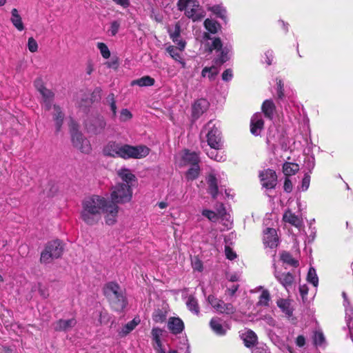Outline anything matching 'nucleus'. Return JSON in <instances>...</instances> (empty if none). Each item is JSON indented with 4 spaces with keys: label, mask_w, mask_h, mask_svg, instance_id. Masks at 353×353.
Listing matches in <instances>:
<instances>
[{
    "label": "nucleus",
    "mask_w": 353,
    "mask_h": 353,
    "mask_svg": "<svg viewBox=\"0 0 353 353\" xmlns=\"http://www.w3.org/2000/svg\"><path fill=\"white\" fill-rule=\"evenodd\" d=\"M80 217L88 225L99 223L102 214L106 224L112 225L117 222L119 207L110 203L106 198L97 194L85 198L81 203Z\"/></svg>",
    "instance_id": "nucleus-1"
},
{
    "label": "nucleus",
    "mask_w": 353,
    "mask_h": 353,
    "mask_svg": "<svg viewBox=\"0 0 353 353\" xmlns=\"http://www.w3.org/2000/svg\"><path fill=\"white\" fill-rule=\"evenodd\" d=\"M103 293L114 310L121 312L125 307L127 301L117 283L114 282L107 283L103 288Z\"/></svg>",
    "instance_id": "nucleus-2"
},
{
    "label": "nucleus",
    "mask_w": 353,
    "mask_h": 353,
    "mask_svg": "<svg viewBox=\"0 0 353 353\" xmlns=\"http://www.w3.org/2000/svg\"><path fill=\"white\" fill-rule=\"evenodd\" d=\"M63 252V245L59 240H54L48 242L44 250L41 253L40 262L41 263H50L54 259L61 256Z\"/></svg>",
    "instance_id": "nucleus-3"
},
{
    "label": "nucleus",
    "mask_w": 353,
    "mask_h": 353,
    "mask_svg": "<svg viewBox=\"0 0 353 353\" xmlns=\"http://www.w3.org/2000/svg\"><path fill=\"white\" fill-rule=\"evenodd\" d=\"M132 196V191L129 184L118 183L112 189L110 203L118 205L129 202Z\"/></svg>",
    "instance_id": "nucleus-4"
},
{
    "label": "nucleus",
    "mask_w": 353,
    "mask_h": 353,
    "mask_svg": "<svg viewBox=\"0 0 353 353\" xmlns=\"http://www.w3.org/2000/svg\"><path fill=\"white\" fill-rule=\"evenodd\" d=\"M205 132V137L207 139L208 145L215 150L222 148L223 141L221 138V133L219 128L216 127L215 124L212 121H209L202 130V133Z\"/></svg>",
    "instance_id": "nucleus-5"
},
{
    "label": "nucleus",
    "mask_w": 353,
    "mask_h": 353,
    "mask_svg": "<svg viewBox=\"0 0 353 353\" xmlns=\"http://www.w3.org/2000/svg\"><path fill=\"white\" fill-rule=\"evenodd\" d=\"M121 158L128 159H142L148 156L150 153V149L145 145H130L123 144Z\"/></svg>",
    "instance_id": "nucleus-6"
},
{
    "label": "nucleus",
    "mask_w": 353,
    "mask_h": 353,
    "mask_svg": "<svg viewBox=\"0 0 353 353\" xmlns=\"http://www.w3.org/2000/svg\"><path fill=\"white\" fill-rule=\"evenodd\" d=\"M70 134L74 147L86 154L91 151L90 141L75 128L74 125L70 129Z\"/></svg>",
    "instance_id": "nucleus-7"
},
{
    "label": "nucleus",
    "mask_w": 353,
    "mask_h": 353,
    "mask_svg": "<svg viewBox=\"0 0 353 353\" xmlns=\"http://www.w3.org/2000/svg\"><path fill=\"white\" fill-rule=\"evenodd\" d=\"M208 301L216 312L221 314H232L236 312V308L232 303H226L214 295L208 296Z\"/></svg>",
    "instance_id": "nucleus-8"
},
{
    "label": "nucleus",
    "mask_w": 353,
    "mask_h": 353,
    "mask_svg": "<svg viewBox=\"0 0 353 353\" xmlns=\"http://www.w3.org/2000/svg\"><path fill=\"white\" fill-rule=\"evenodd\" d=\"M35 86L43 97L46 110H49L51 108L54 94L50 90L45 88L41 81H35Z\"/></svg>",
    "instance_id": "nucleus-9"
},
{
    "label": "nucleus",
    "mask_w": 353,
    "mask_h": 353,
    "mask_svg": "<svg viewBox=\"0 0 353 353\" xmlns=\"http://www.w3.org/2000/svg\"><path fill=\"white\" fill-rule=\"evenodd\" d=\"M262 185L266 188H274L276 185L277 176L276 172L270 169L266 170L260 174Z\"/></svg>",
    "instance_id": "nucleus-10"
},
{
    "label": "nucleus",
    "mask_w": 353,
    "mask_h": 353,
    "mask_svg": "<svg viewBox=\"0 0 353 353\" xmlns=\"http://www.w3.org/2000/svg\"><path fill=\"white\" fill-rule=\"evenodd\" d=\"M122 146L123 144L121 143H117L115 141H110L103 148V153L107 157L121 158Z\"/></svg>",
    "instance_id": "nucleus-11"
},
{
    "label": "nucleus",
    "mask_w": 353,
    "mask_h": 353,
    "mask_svg": "<svg viewBox=\"0 0 353 353\" xmlns=\"http://www.w3.org/2000/svg\"><path fill=\"white\" fill-rule=\"evenodd\" d=\"M105 125V121L102 117L92 119L85 124L88 131L94 134L101 133Z\"/></svg>",
    "instance_id": "nucleus-12"
},
{
    "label": "nucleus",
    "mask_w": 353,
    "mask_h": 353,
    "mask_svg": "<svg viewBox=\"0 0 353 353\" xmlns=\"http://www.w3.org/2000/svg\"><path fill=\"white\" fill-rule=\"evenodd\" d=\"M274 276L278 281L286 289L291 288L294 281V276L290 272H281L275 270Z\"/></svg>",
    "instance_id": "nucleus-13"
},
{
    "label": "nucleus",
    "mask_w": 353,
    "mask_h": 353,
    "mask_svg": "<svg viewBox=\"0 0 353 353\" xmlns=\"http://www.w3.org/2000/svg\"><path fill=\"white\" fill-rule=\"evenodd\" d=\"M264 122L261 113L254 114L250 121V132L252 134L258 136L263 128Z\"/></svg>",
    "instance_id": "nucleus-14"
},
{
    "label": "nucleus",
    "mask_w": 353,
    "mask_h": 353,
    "mask_svg": "<svg viewBox=\"0 0 353 353\" xmlns=\"http://www.w3.org/2000/svg\"><path fill=\"white\" fill-rule=\"evenodd\" d=\"M279 238L276 230L274 228H267L263 236L264 244L268 247L273 248L277 246Z\"/></svg>",
    "instance_id": "nucleus-15"
},
{
    "label": "nucleus",
    "mask_w": 353,
    "mask_h": 353,
    "mask_svg": "<svg viewBox=\"0 0 353 353\" xmlns=\"http://www.w3.org/2000/svg\"><path fill=\"white\" fill-rule=\"evenodd\" d=\"M168 329L173 334H178L184 330V323L179 317H170L168 321Z\"/></svg>",
    "instance_id": "nucleus-16"
},
{
    "label": "nucleus",
    "mask_w": 353,
    "mask_h": 353,
    "mask_svg": "<svg viewBox=\"0 0 353 353\" xmlns=\"http://www.w3.org/2000/svg\"><path fill=\"white\" fill-rule=\"evenodd\" d=\"M208 184V192L213 199H216L219 192L218 179L213 173L209 174L206 177Z\"/></svg>",
    "instance_id": "nucleus-17"
},
{
    "label": "nucleus",
    "mask_w": 353,
    "mask_h": 353,
    "mask_svg": "<svg viewBox=\"0 0 353 353\" xmlns=\"http://www.w3.org/2000/svg\"><path fill=\"white\" fill-rule=\"evenodd\" d=\"M64 117L65 114L62 112L61 108L58 105H54L52 118L54 121L55 122L56 133H58L61 130Z\"/></svg>",
    "instance_id": "nucleus-18"
},
{
    "label": "nucleus",
    "mask_w": 353,
    "mask_h": 353,
    "mask_svg": "<svg viewBox=\"0 0 353 353\" xmlns=\"http://www.w3.org/2000/svg\"><path fill=\"white\" fill-rule=\"evenodd\" d=\"M283 220L296 228H301L303 223L302 219L290 210H287L283 216Z\"/></svg>",
    "instance_id": "nucleus-19"
},
{
    "label": "nucleus",
    "mask_w": 353,
    "mask_h": 353,
    "mask_svg": "<svg viewBox=\"0 0 353 353\" xmlns=\"http://www.w3.org/2000/svg\"><path fill=\"white\" fill-rule=\"evenodd\" d=\"M77 321L74 319L68 320L60 319L54 324V328L56 331H68L76 325Z\"/></svg>",
    "instance_id": "nucleus-20"
},
{
    "label": "nucleus",
    "mask_w": 353,
    "mask_h": 353,
    "mask_svg": "<svg viewBox=\"0 0 353 353\" xmlns=\"http://www.w3.org/2000/svg\"><path fill=\"white\" fill-rule=\"evenodd\" d=\"M211 329L218 335H224L226 333L227 328L225 327L219 318L214 317L210 322Z\"/></svg>",
    "instance_id": "nucleus-21"
},
{
    "label": "nucleus",
    "mask_w": 353,
    "mask_h": 353,
    "mask_svg": "<svg viewBox=\"0 0 353 353\" xmlns=\"http://www.w3.org/2000/svg\"><path fill=\"white\" fill-rule=\"evenodd\" d=\"M117 174L121 179L124 184L132 185V181H134L136 176L128 168H121L117 171Z\"/></svg>",
    "instance_id": "nucleus-22"
},
{
    "label": "nucleus",
    "mask_w": 353,
    "mask_h": 353,
    "mask_svg": "<svg viewBox=\"0 0 353 353\" xmlns=\"http://www.w3.org/2000/svg\"><path fill=\"white\" fill-rule=\"evenodd\" d=\"M208 102L205 99L196 101L192 107V114L195 118H198L207 109Z\"/></svg>",
    "instance_id": "nucleus-23"
},
{
    "label": "nucleus",
    "mask_w": 353,
    "mask_h": 353,
    "mask_svg": "<svg viewBox=\"0 0 353 353\" xmlns=\"http://www.w3.org/2000/svg\"><path fill=\"white\" fill-rule=\"evenodd\" d=\"M182 159L185 163L192 165H196L199 162V154L195 152H190L185 150L182 156Z\"/></svg>",
    "instance_id": "nucleus-24"
},
{
    "label": "nucleus",
    "mask_w": 353,
    "mask_h": 353,
    "mask_svg": "<svg viewBox=\"0 0 353 353\" xmlns=\"http://www.w3.org/2000/svg\"><path fill=\"white\" fill-rule=\"evenodd\" d=\"M199 7H193L190 9L185 10V14L189 19H192L193 21H200L204 17L203 12H199Z\"/></svg>",
    "instance_id": "nucleus-25"
},
{
    "label": "nucleus",
    "mask_w": 353,
    "mask_h": 353,
    "mask_svg": "<svg viewBox=\"0 0 353 353\" xmlns=\"http://www.w3.org/2000/svg\"><path fill=\"white\" fill-rule=\"evenodd\" d=\"M261 108L265 116L270 119H272L275 111L274 103L271 100H265Z\"/></svg>",
    "instance_id": "nucleus-26"
},
{
    "label": "nucleus",
    "mask_w": 353,
    "mask_h": 353,
    "mask_svg": "<svg viewBox=\"0 0 353 353\" xmlns=\"http://www.w3.org/2000/svg\"><path fill=\"white\" fill-rule=\"evenodd\" d=\"M140 323V319L134 318L131 321L126 323L119 332L121 336H125L131 332Z\"/></svg>",
    "instance_id": "nucleus-27"
},
{
    "label": "nucleus",
    "mask_w": 353,
    "mask_h": 353,
    "mask_svg": "<svg viewBox=\"0 0 353 353\" xmlns=\"http://www.w3.org/2000/svg\"><path fill=\"white\" fill-rule=\"evenodd\" d=\"M12 17L10 19L13 26L19 31H22L24 29V26L21 20V17L19 15L18 10L16 8H13L11 12Z\"/></svg>",
    "instance_id": "nucleus-28"
},
{
    "label": "nucleus",
    "mask_w": 353,
    "mask_h": 353,
    "mask_svg": "<svg viewBox=\"0 0 353 353\" xmlns=\"http://www.w3.org/2000/svg\"><path fill=\"white\" fill-rule=\"evenodd\" d=\"M177 6L180 11H185L193 7H199V3L197 0H179Z\"/></svg>",
    "instance_id": "nucleus-29"
},
{
    "label": "nucleus",
    "mask_w": 353,
    "mask_h": 353,
    "mask_svg": "<svg viewBox=\"0 0 353 353\" xmlns=\"http://www.w3.org/2000/svg\"><path fill=\"white\" fill-rule=\"evenodd\" d=\"M299 170V166L296 163L286 162L283 165V172L285 176L295 174Z\"/></svg>",
    "instance_id": "nucleus-30"
},
{
    "label": "nucleus",
    "mask_w": 353,
    "mask_h": 353,
    "mask_svg": "<svg viewBox=\"0 0 353 353\" xmlns=\"http://www.w3.org/2000/svg\"><path fill=\"white\" fill-rule=\"evenodd\" d=\"M207 9L209 11L212 12L214 14H216L218 17L225 19L226 18V10L221 6V5H214V6H210L208 5L207 6Z\"/></svg>",
    "instance_id": "nucleus-31"
},
{
    "label": "nucleus",
    "mask_w": 353,
    "mask_h": 353,
    "mask_svg": "<svg viewBox=\"0 0 353 353\" xmlns=\"http://www.w3.org/2000/svg\"><path fill=\"white\" fill-rule=\"evenodd\" d=\"M166 50L173 59H174L176 61H179L180 63L182 64V66L185 68V63L184 61H183L180 53L181 51L179 50L177 48L174 46H169L167 48Z\"/></svg>",
    "instance_id": "nucleus-32"
},
{
    "label": "nucleus",
    "mask_w": 353,
    "mask_h": 353,
    "mask_svg": "<svg viewBox=\"0 0 353 353\" xmlns=\"http://www.w3.org/2000/svg\"><path fill=\"white\" fill-rule=\"evenodd\" d=\"M229 51L230 50L228 48H224L223 49L219 51L220 54L218 55V57L214 60L216 65H221L222 64H223L224 63L229 60Z\"/></svg>",
    "instance_id": "nucleus-33"
},
{
    "label": "nucleus",
    "mask_w": 353,
    "mask_h": 353,
    "mask_svg": "<svg viewBox=\"0 0 353 353\" xmlns=\"http://www.w3.org/2000/svg\"><path fill=\"white\" fill-rule=\"evenodd\" d=\"M204 26L210 33L215 34L220 29L219 23L212 19H207L204 21Z\"/></svg>",
    "instance_id": "nucleus-34"
},
{
    "label": "nucleus",
    "mask_w": 353,
    "mask_h": 353,
    "mask_svg": "<svg viewBox=\"0 0 353 353\" xmlns=\"http://www.w3.org/2000/svg\"><path fill=\"white\" fill-rule=\"evenodd\" d=\"M244 335L245 336L243 338V341L245 346L249 347L253 346L256 343L257 336L253 331L248 330L245 333Z\"/></svg>",
    "instance_id": "nucleus-35"
},
{
    "label": "nucleus",
    "mask_w": 353,
    "mask_h": 353,
    "mask_svg": "<svg viewBox=\"0 0 353 353\" xmlns=\"http://www.w3.org/2000/svg\"><path fill=\"white\" fill-rule=\"evenodd\" d=\"M201 73L203 77H208L210 81H212L219 73V69L215 65L209 68L205 67L202 70Z\"/></svg>",
    "instance_id": "nucleus-36"
},
{
    "label": "nucleus",
    "mask_w": 353,
    "mask_h": 353,
    "mask_svg": "<svg viewBox=\"0 0 353 353\" xmlns=\"http://www.w3.org/2000/svg\"><path fill=\"white\" fill-rule=\"evenodd\" d=\"M154 79L149 76L143 77L139 79L134 80L132 85H137L139 86H150L154 85Z\"/></svg>",
    "instance_id": "nucleus-37"
},
{
    "label": "nucleus",
    "mask_w": 353,
    "mask_h": 353,
    "mask_svg": "<svg viewBox=\"0 0 353 353\" xmlns=\"http://www.w3.org/2000/svg\"><path fill=\"white\" fill-rule=\"evenodd\" d=\"M186 305L188 308L195 314L198 315L199 314V307L198 304L197 300L192 296H190L188 298V301L186 302Z\"/></svg>",
    "instance_id": "nucleus-38"
},
{
    "label": "nucleus",
    "mask_w": 353,
    "mask_h": 353,
    "mask_svg": "<svg viewBox=\"0 0 353 353\" xmlns=\"http://www.w3.org/2000/svg\"><path fill=\"white\" fill-rule=\"evenodd\" d=\"M281 259L283 263L291 266L297 267L299 265V261L294 259L289 252H283L281 254Z\"/></svg>",
    "instance_id": "nucleus-39"
},
{
    "label": "nucleus",
    "mask_w": 353,
    "mask_h": 353,
    "mask_svg": "<svg viewBox=\"0 0 353 353\" xmlns=\"http://www.w3.org/2000/svg\"><path fill=\"white\" fill-rule=\"evenodd\" d=\"M199 172L200 168L199 164L192 165V167L187 171L186 177L188 180H194L198 177Z\"/></svg>",
    "instance_id": "nucleus-40"
},
{
    "label": "nucleus",
    "mask_w": 353,
    "mask_h": 353,
    "mask_svg": "<svg viewBox=\"0 0 353 353\" xmlns=\"http://www.w3.org/2000/svg\"><path fill=\"white\" fill-rule=\"evenodd\" d=\"M270 300V294L268 290H263L259 296L258 305L261 306H268Z\"/></svg>",
    "instance_id": "nucleus-41"
},
{
    "label": "nucleus",
    "mask_w": 353,
    "mask_h": 353,
    "mask_svg": "<svg viewBox=\"0 0 353 353\" xmlns=\"http://www.w3.org/2000/svg\"><path fill=\"white\" fill-rule=\"evenodd\" d=\"M307 279L308 282L311 283L314 287L318 285L319 279L316 273V270L313 268H310L308 273Z\"/></svg>",
    "instance_id": "nucleus-42"
},
{
    "label": "nucleus",
    "mask_w": 353,
    "mask_h": 353,
    "mask_svg": "<svg viewBox=\"0 0 353 353\" xmlns=\"http://www.w3.org/2000/svg\"><path fill=\"white\" fill-rule=\"evenodd\" d=\"M313 341L315 345H323L325 343V339L324 334L321 331H316L314 333Z\"/></svg>",
    "instance_id": "nucleus-43"
},
{
    "label": "nucleus",
    "mask_w": 353,
    "mask_h": 353,
    "mask_svg": "<svg viewBox=\"0 0 353 353\" xmlns=\"http://www.w3.org/2000/svg\"><path fill=\"white\" fill-rule=\"evenodd\" d=\"M165 313L160 309L156 310L152 314V319L157 323L163 322L165 320Z\"/></svg>",
    "instance_id": "nucleus-44"
},
{
    "label": "nucleus",
    "mask_w": 353,
    "mask_h": 353,
    "mask_svg": "<svg viewBox=\"0 0 353 353\" xmlns=\"http://www.w3.org/2000/svg\"><path fill=\"white\" fill-rule=\"evenodd\" d=\"M97 47L103 58L108 59L110 57V52L105 43H98Z\"/></svg>",
    "instance_id": "nucleus-45"
},
{
    "label": "nucleus",
    "mask_w": 353,
    "mask_h": 353,
    "mask_svg": "<svg viewBox=\"0 0 353 353\" xmlns=\"http://www.w3.org/2000/svg\"><path fill=\"white\" fill-rule=\"evenodd\" d=\"M181 34V26L179 23H176L174 26V30L170 31V36L174 42L178 41Z\"/></svg>",
    "instance_id": "nucleus-46"
},
{
    "label": "nucleus",
    "mask_w": 353,
    "mask_h": 353,
    "mask_svg": "<svg viewBox=\"0 0 353 353\" xmlns=\"http://www.w3.org/2000/svg\"><path fill=\"white\" fill-rule=\"evenodd\" d=\"M352 315H353L352 310L350 309L349 310L348 309H347L346 310V321H347V325L349 327L350 335V337H351L352 341L353 342V325L350 326V321L353 319V316Z\"/></svg>",
    "instance_id": "nucleus-47"
},
{
    "label": "nucleus",
    "mask_w": 353,
    "mask_h": 353,
    "mask_svg": "<svg viewBox=\"0 0 353 353\" xmlns=\"http://www.w3.org/2000/svg\"><path fill=\"white\" fill-rule=\"evenodd\" d=\"M202 214L213 222H216L219 219V215L212 210H204Z\"/></svg>",
    "instance_id": "nucleus-48"
},
{
    "label": "nucleus",
    "mask_w": 353,
    "mask_h": 353,
    "mask_svg": "<svg viewBox=\"0 0 353 353\" xmlns=\"http://www.w3.org/2000/svg\"><path fill=\"white\" fill-rule=\"evenodd\" d=\"M28 48L31 52H35L38 50V44L33 37H30L28 41Z\"/></svg>",
    "instance_id": "nucleus-49"
},
{
    "label": "nucleus",
    "mask_w": 353,
    "mask_h": 353,
    "mask_svg": "<svg viewBox=\"0 0 353 353\" xmlns=\"http://www.w3.org/2000/svg\"><path fill=\"white\" fill-rule=\"evenodd\" d=\"M107 101L110 103V109L114 115L116 114L117 112V105L114 100V94H110L107 97Z\"/></svg>",
    "instance_id": "nucleus-50"
},
{
    "label": "nucleus",
    "mask_w": 353,
    "mask_h": 353,
    "mask_svg": "<svg viewBox=\"0 0 353 353\" xmlns=\"http://www.w3.org/2000/svg\"><path fill=\"white\" fill-rule=\"evenodd\" d=\"M222 42L219 38H215L212 43V46L210 48V51L212 50H216V51H220L221 50L223 49L222 48Z\"/></svg>",
    "instance_id": "nucleus-51"
},
{
    "label": "nucleus",
    "mask_w": 353,
    "mask_h": 353,
    "mask_svg": "<svg viewBox=\"0 0 353 353\" xmlns=\"http://www.w3.org/2000/svg\"><path fill=\"white\" fill-rule=\"evenodd\" d=\"M132 117V113L128 109H123L120 114V120L121 121H127Z\"/></svg>",
    "instance_id": "nucleus-52"
},
{
    "label": "nucleus",
    "mask_w": 353,
    "mask_h": 353,
    "mask_svg": "<svg viewBox=\"0 0 353 353\" xmlns=\"http://www.w3.org/2000/svg\"><path fill=\"white\" fill-rule=\"evenodd\" d=\"M120 23L118 21H114L111 23L110 31L112 36H114L119 31Z\"/></svg>",
    "instance_id": "nucleus-53"
},
{
    "label": "nucleus",
    "mask_w": 353,
    "mask_h": 353,
    "mask_svg": "<svg viewBox=\"0 0 353 353\" xmlns=\"http://www.w3.org/2000/svg\"><path fill=\"white\" fill-rule=\"evenodd\" d=\"M161 333L162 330L160 328H153L152 330V334L158 345L160 344L159 336L161 334Z\"/></svg>",
    "instance_id": "nucleus-54"
},
{
    "label": "nucleus",
    "mask_w": 353,
    "mask_h": 353,
    "mask_svg": "<svg viewBox=\"0 0 353 353\" xmlns=\"http://www.w3.org/2000/svg\"><path fill=\"white\" fill-rule=\"evenodd\" d=\"M310 176L309 174H305L303 180H302V190H306L309 188L310 185Z\"/></svg>",
    "instance_id": "nucleus-55"
},
{
    "label": "nucleus",
    "mask_w": 353,
    "mask_h": 353,
    "mask_svg": "<svg viewBox=\"0 0 353 353\" xmlns=\"http://www.w3.org/2000/svg\"><path fill=\"white\" fill-rule=\"evenodd\" d=\"M232 70L231 69H227L222 74V79L225 81H228L232 79Z\"/></svg>",
    "instance_id": "nucleus-56"
},
{
    "label": "nucleus",
    "mask_w": 353,
    "mask_h": 353,
    "mask_svg": "<svg viewBox=\"0 0 353 353\" xmlns=\"http://www.w3.org/2000/svg\"><path fill=\"white\" fill-rule=\"evenodd\" d=\"M238 289L239 285H233L226 290L225 294H228L230 296H233L235 294L236 292L238 290Z\"/></svg>",
    "instance_id": "nucleus-57"
},
{
    "label": "nucleus",
    "mask_w": 353,
    "mask_h": 353,
    "mask_svg": "<svg viewBox=\"0 0 353 353\" xmlns=\"http://www.w3.org/2000/svg\"><path fill=\"white\" fill-rule=\"evenodd\" d=\"M276 84H277V88H278V91H277L278 97H279V98L281 99L283 96V83L281 79H279V80H278Z\"/></svg>",
    "instance_id": "nucleus-58"
},
{
    "label": "nucleus",
    "mask_w": 353,
    "mask_h": 353,
    "mask_svg": "<svg viewBox=\"0 0 353 353\" xmlns=\"http://www.w3.org/2000/svg\"><path fill=\"white\" fill-rule=\"evenodd\" d=\"M207 154L210 158L214 159L216 161H220L222 159V157L219 156L215 150L207 152Z\"/></svg>",
    "instance_id": "nucleus-59"
},
{
    "label": "nucleus",
    "mask_w": 353,
    "mask_h": 353,
    "mask_svg": "<svg viewBox=\"0 0 353 353\" xmlns=\"http://www.w3.org/2000/svg\"><path fill=\"white\" fill-rule=\"evenodd\" d=\"M283 188L284 190L287 192H290L292 190V184L289 179H285Z\"/></svg>",
    "instance_id": "nucleus-60"
},
{
    "label": "nucleus",
    "mask_w": 353,
    "mask_h": 353,
    "mask_svg": "<svg viewBox=\"0 0 353 353\" xmlns=\"http://www.w3.org/2000/svg\"><path fill=\"white\" fill-rule=\"evenodd\" d=\"M225 255L230 260H232L236 256V254L229 247H225Z\"/></svg>",
    "instance_id": "nucleus-61"
},
{
    "label": "nucleus",
    "mask_w": 353,
    "mask_h": 353,
    "mask_svg": "<svg viewBox=\"0 0 353 353\" xmlns=\"http://www.w3.org/2000/svg\"><path fill=\"white\" fill-rule=\"evenodd\" d=\"M115 3L125 8L130 6L129 0H112Z\"/></svg>",
    "instance_id": "nucleus-62"
},
{
    "label": "nucleus",
    "mask_w": 353,
    "mask_h": 353,
    "mask_svg": "<svg viewBox=\"0 0 353 353\" xmlns=\"http://www.w3.org/2000/svg\"><path fill=\"white\" fill-rule=\"evenodd\" d=\"M299 292L303 299L307 294L308 288L305 285H300Z\"/></svg>",
    "instance_id": "nucleus-63"
},
{
    "label": "nucleus",
    "mask_w": 353,
    "mask_h": 353,
    "mask_svg": "<svg viewBox=\"0 0 353 353\" xmlns=\"http://www.w3.org/2000/svg\"><path fill=\"white\" fill-rule=\"evenodd\" d=\"M296 343L299 347H303L305 343V339L303 336L300 335L296 338Z\"/></svg>",
    "instance_id": "nucleus-64"
}]
</instances>
